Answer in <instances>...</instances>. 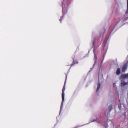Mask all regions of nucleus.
<instances>
[{
	"instance_id": "2",
	"label": "nucleus",
	"mask_w": 128,
	"mask_h": 128,
	"mask_svg": "<svg viewBox=\"0 0 128 128\" xmlns=\"http://www.w3.org/2000/svg\"><path fill=\"white\" fill-rule=\"evenodd\" d=\"M128 67L127 63H125L123 66L122 68V72H125Z\"/></svg>"
},
{
	"instance_id": "4",
	"label": "nucleus",
	"mask_w": 128,
	"mask_h": 128,
	"mask_svg": "<svg viewBox=\"0 0 128 128\" xmlns=\"http://www.w3.org/2000/svg\"><path fill=\"white\" fill-rule=\"evenodd\" d=\"M68 10V8H65L64 7H63L62 13L63 14H64V15L65 13L67 12Z\"/></svg>"
},
{
	"instance_id": "3",
	"label": "nucleus",
	"mask_w": 128,
	"mask_h": 128,
	"mask_svg": "<svg viewBox=\"0 0 128 128\" xmlns=\"http://www.w3.org/2000/svg\"><path fill=\"white\" fill-rule=\"evenodd\" d=\"M128 77V73L121 75L120 78L121 79L125 78Z\"/></svg>"
},
{
	"instance_id": "6",
	"label": "nucleus",
	"mask_w": 128,
	"mask_h": 128,
	"mask_svg": "<svg viewBox=\"0 0 128 128\" xmlns=\"http://www.w3.org/2000/svg\"><path fill=\"white\" fill-rule=\"evenodd\" d=\"M73 62L72 63V64H70V65H71L70 67H71L74 64H78V63L77 61H74V58L73 59Z\"/></svg>"
},
{
	"instance_id": "12",
	"label": "nucleus",
	"mask_w": 128,
	"mask_h": 128,
	"mask_svg": "<svg viewBox=\"0 0 128 128\" xmlns=\"http://www.w3.org/2000/svg\"><path fill=\"white\" fill-rule=\"evenodd\" d=\"M126 112H124V116L125 117L126 116Z\"/></svg>"
},
{
	"instance_id": "9",
	"label": "nucleus",
	"mask_w": 128,
	"mask_h": 128,
	"mask_svg": "<svg viewBox=\"0 0 128 128\" xmlns=\"http://www.w3.org/2000/svg\"><path fill=\"white\" fill-rule=\"evenodd\" d=\"M127 0V8L126 11L125 12L126 14L128 13V0Z\"/></svg>"
},
{
	"instance_id": "8",
	"label": "nucleus",
	"mask_w": 128,
	"mask_h": 128,
	"mask_svg": "<svg viewBox=\"0 0 128 128\" xmlns=\"http://www.w3.org/2000/svg\"><path fill=\"white\" fill-rule=\"evenodd\" d=\"M100 83H98V84H97V88L96 90V92H97L98 91V90H99V89L100 87Z\"/></svg>"
},
{
	"instance_id": "10",
	"label": "nucleus",
	"mask_w": 128,
	"mask_h": 128,
	"mask_svg": "<svg viewBox=\"0 0 128 128\" xmlns=\"http://www.w3.org/2000/svg\"><path fill=\"white\" fill-rule=\"evenodd\" d=\"M95 40H94L92 42V45L93 46L95 44Z\"/></svg>"
},
{
	"instance_id": "1",
	"label": "nucleus",
	"mask_w": 128,
	"mask_h": 128,
	"mask_svg": "<svg viewBox=\"0 0 128 128\" xmlns=\"http://www.w3.org/2000/svg\"><path fill=\"white\" fill-rule=\"evenodd\" d=\"M66 82V81H65V82H64V86L63 87L62 90V101L61 103V106H62L63 102L64 100V92L65 90V84Z\"/></svg>"
},
{
	"instance_id": "11",
	"label": "nucleus",
	"mask_w": 128,
	"mask_h": 128,
	"mask_svg": "<svg viewBox=\"0 0 128 128\" xmlns=\"http://www.w3.org/2000/svg\"><path fill=\"white\" fill-rule=\"evenodd\" d=\"M109 107H110V111L111 110V109H112V105H110Z\"/></svg>"
},
{
	"instance_id": "14",
	"label": "nucleus",
	"mask_w": 128,
	"mask_h": 128,
	"mask_svg": "<svg viewBox=\"0 0 128 128\" xmlns=\"http://www.w3.org/2000/svg\"><path fill=\"white\" fill-rule=\"evenodd\" d=\"M126 63H127V64L128 65V60L126 62Z\"/></svg>"
},
{
	"instance_id": "7",
	"label": "nucleus",
	"mask_w": 128,
	"mask_h": 128,
	"mask_svg": "<svg viewBox=\"0 0 128 128\" xmlns=\"http://www.w3.org/2000/svg\"><path fill=\"white\" fill-rule=\"evenodd\" d=\"M120 73V68H118L116 70V74L118 75Z\"/></svg>"
},
{
	"instance_id": "13",
	"label": "nucleus",
	"mask_w": 128,
	"mask_h": 128,
	"mask_svg": "<svg viewBox=\"0 0 128 128\" xmlns=\"http://www.w3.org/2000/svg\"><path fill=\"white\" fill-rule=\"evenodd\" d=\"M62 16L61 17V18L60 19V21L61 22V20L62 19Z\"/></svg>"
},
{
	"instance_id": "5",
	"label": "nucleus",
	"mask_w": 128,
	"mask_h": 128,
	"mask_svg": "<svg viewBox=\"0 0 128 128\" xmlns=\"http://www.w3.org/2000/svg\"><path fill=\"white\" fill-rule=\"evenodd\" d=\"M128 84V82H126L124 81L123 82H121L120 84V86L122 87L124 86L125 85Z\"/></svg>"
}]
</instances>
